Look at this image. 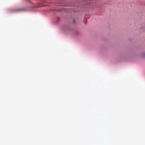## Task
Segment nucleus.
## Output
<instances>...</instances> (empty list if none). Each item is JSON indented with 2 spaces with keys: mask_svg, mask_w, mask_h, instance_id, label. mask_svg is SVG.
I'll use <instances>...</instances> for the list:
<instances>
[{
  "mask_svg": "<svg viewBox=\"0 0 145 145\" xmlns=\"http://www.w3.org/2000/svg\"><path fill=\"white\" fill-rule=\"evenodd\" d=\"M98 0H87L84 1V5H82L81 8H91L94 6V3Z\"/></svg>",
  "mask_w": 145,
  "mask_h": 145,
  "instance_id": "nucleus-1",
  "label": "nucleus"
},
{
  "mask_svg": "<svg viewBox=\"0 0 145 145\" xmlns=\"http://www.w3.org/2000/svg\"><path fill=\"white\" fill-rule=\"evenodd\" d=\"M40 7V5H38L37 6V7Z\"/></svg>",
  "mask_w": 145,
  "mask_h": 145,
  "instance_id": "nucleus-2",
  "label": "nucleus"
},
{
  "mask_svg": "<svg viewBox=\"0 0 145 145\" xmlns=\"http://www.w3.org/2000/svg\"><path fill=\"white\" fill-rule=\"evenodd\" d=\"M75 22L74 21V23H75Z\"/></svg>",
  "mask_w": 145,
  "mask_h": 145,
  "instance_id": "nucleus-3",
  "label": "nucleus"
}]
</instances>
